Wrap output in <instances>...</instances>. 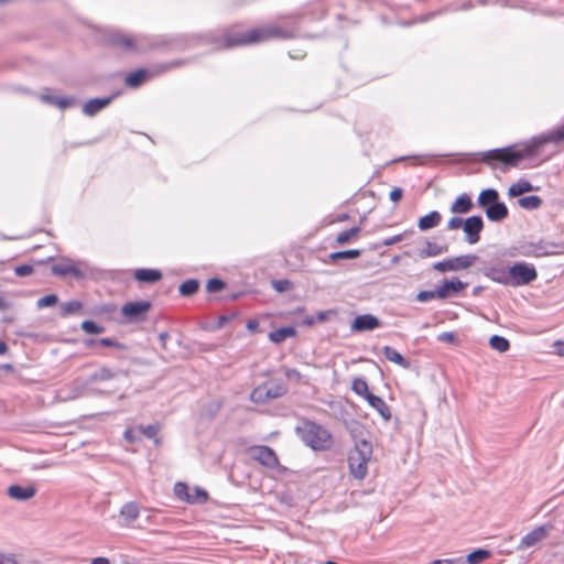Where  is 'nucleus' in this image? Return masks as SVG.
<instances>
[{"mask_svg": "<svg viewBox=\"0 0 564 564\" xmlns=\"http://www.w3.org/2000/svg\"><path fill=\"white\" fill-rule=\"evenodd\" d=\"M296 435L310 448L316 452H327L334 446L333 434L323 425L302 419L295 429Z\"/></svg>", "mask_w": 564, "mask_h": 564, "instance_id": "obj_1", "label": "nucleus"}, {"mask_svg": "<svg viewBox=\"0 0 564 564\" xmlns=\"http://www.w3.org/2000/svg\"><path fill=\"white\" fill-rule=\"evenodd\" d=\"M372 453V444L369 441L360 440L356 442L348 455L349 473L354 478L361 480L367 476Z\"/></svg>", "mask_w": 564, "mask_h": 564, "instance_id": "obj_2", "label": "nucleus"}, {"mask_svg": "<svg viewBox=\"0 0 564 564\" xmlns=\"http://www.w3.org/2000/svg\"><path fill=\"white\" fill-rule=\"evenodd\" d=\"M209 43L217 51L249 46V31L248 29H241L238 24H234L224 29L219 35L212 36Z\"/></svg>", "mask_w": 564, "mask_h": 564, "instance_id": "obj_3", "label": "nucleus"}, {"mask_svg": "<svg viewBox=\"0 0 564 564\" xmlns=\"http://www.w3.org/2000/svg\"><path fill=\"white\" fill-rule=\"evenodd\" d=\"M249 46L273 40H289L294 36L293 31L282 28L276 23H268L248 29Z\"/></svg>", "mask_w": 564, "mask_h": 564, "instance_id": "obj_4", "label": "nucleus"}, {"mask_svg": "<svg viewBox=\"0 0 564 564\" xmlns=\"http://www.w3.org/2000/svg\"><path fill=\"white\" fill-rule=\"evenodd\" d=\"M524 158L523 152L517 151L511 147L494 149L481 153L480 160L491 166L492 169L498 166V163L505 166H517L519 162Z\"/></svg>", "mask_w": 564, "mask_h": 564, "instance_id": "obj_5", "label": "nucleus"}, {"mask_svg": "<svg viewBox=\"0 0 564 564\" xmlns=\"http://www.w3.org/2000/svg\"><path fill=\"white\" fill-rule=\"evenodd\" d=\"M538 276L536 270L527 263H516L509 268L506 275L492 278L494 280L503 284H511L514 286L524 285L534 281Z\"/></svg>", "mask_w": 564, "mask_h": 564, "instance_id": "obj_6", "label": "nucleus"}, {"mask_svg": "<svg viewBox=\"0 0 564 564\" xmlns=\"http://www.w3.org/2000/svg\"><path fill=\"white\" fill-rule=\"evenodd\" d=\"M476 254H463L455 258H449L443 261L435 262L433 269L438 272L459 271L468 269L477 261Z\"/></svg>", "mask_w": 564, "mask_h": 564, "instance_id": "obj_7", "label": "nucleus"}, {"mask_svg": "<svg viewBox=\"0 0 564 564\" xmlns=\"http://www.w3.org/2000/svg\"><path fill=\"white\" fill-rule=\"evenodd\" d=\"M247 454L249 455L250 458L268 468H275L280 464L275 452L269 446H250L249 448H247Z\"/></svg>", "mask_w": 564, "mask_h": 564, "instance_id": "obj_8", "label": "nucleus"}, {"mask_svg": "<svg viewBox=\"0 0 564 564\" xmlns=\"http://www.w3.org/2000/svg\"><path fill=\"white\" fill-rule=\"evenodd\" d=\"M286 392L282 384L263 383L253 389L251 399L254 402H265L272 399L280 398Z\"/></svg>", "mask_w": 564, "mask_h": 564, "instance_id": "obj_9", "label": "nucleus"}, {"mask_svg": "<svg viewBox=\"0 0 564 564\" xmlns=\"http://www.w3.org/2000/svg\"><path fill=\"white\" fill-rule=\"evenodd\" d=\"M150 307L148 301L128 302L122 305L121 313L129 322H137L144 317Z\"/></svg>", "mask_w": 564, "mask_h": 564, "instance_id": "obj_10", "label": "nucleus"}, {"mask_svg": "<svg viewBox=\"0 0 564 564\" xmlns=\"http://www.w3.org/2000/svg\"><path fill=\"white\" fill-rule=\"evenodd\" d=\"M463 229L467 236V241L470 245H475L480 240V232L484 229V220L480 216L468 217L464 221Z\"/></svg>", "mask_w": 564, "mask_h": 564, "instance_id": "obj_11", "label": "nucleus"}, {"mask_svg": "<svg viewBox=\"0 0 564 564\" xmlns=\"http://www.w3.org/2000/svg\"><path fill=\"white\" fill-rule=\"evenodd\" d=\"M551 525H540L531 530L520 541V546L528 549L536 545L541 541L545 540L549 535Z\"/></svg>", "mask_w": 564, "mask_h": 564, "instance_id": "obj_12", "label": "nucleus"}, {"mask_svg": "<svg viewBox=\"0 0 564 564\" xmlns=\"http://www.w3.org/2000/svg\"><path fill=\"white\" fill-rule=\"evenodd\" d=\"M467 285H468L467 283L460 281L457 278H454L452 280H446L441 285H438L436 288L437 293H438V299L445 300L449 296H453V295L462 292L463 290H465L467 288Z\"/></svg>", "mask_w": 564, "mask_h": 564, "instance_id": "obj_13", "label": "nucleus"}, {"mask_svg": "<svg viewBox=\"0 0 564 564\" xmlns=\"http://www.w3.org/2000/svg\"><path fill=\"white\" fill-rule=\"evenodd\" d=\"M52 272L58 276L82 278L83 272L72 260H61L52 265Z\"/></svg>", "mask_w": 564, "mask_h": 564, "instance_id": "obj_14", "label": "nucleus"}, {"mask_svg": "<svg viewBox=\"0 0 564 564\" xmlns=\"http://www.w3.org/2000/svg\"><path fill=\"white\" fill-rule=\"evenodd\" d=\"M380 326V321L371 315V314H364L357 316L352 324H351V330L354 332H367L372 330Z\"/></svg>", "mask_w": 564, "mask_h": 564, "instance_id": "obj_15", "label": "nucleus"}, {"mask_svg": "<svg viewBox=\"0 0 564 564\" xmlns=\"http://www.w3.org/2000/svg\"><path fill=\"white\" fill-rule=\"evenodd\" d=\"M112 46L123 52H132L137 50V41L133 36L127 34H115L109 39Z\"/></svg>", "mask_w": 564, "mask_h": 564, "instance_id": "obj_16", "label": "nucleus"}, {"mask_svg": "<svg viewBox=\"0 0 564 564\" xmlns=\"http://www.w3.org/2000/svg\"><path fill=\"white\" fill-rule=\"evenodd\" d=\"M36 494L34 486L22 487L19 485H12L8 488V495L14 500H29Z\"/></svg>", "mask_w": 564, "mask_h": 564, "instance_id": "obj_17", "label": "nucleus"}, {"mask_svg": "<svg viewBox=\"0 0 564 564\" xmlns=\"http://www.w3.org/2000/svg\"><path fill=\"white\" fill-rule=\"evenodd\" d=\"M474 207L471 197L464 193L459 195L451 205V213L453 214H467Z\"/></svg>", "mask_w": 564, "mask_h": 564, "instance_id": "obj_18", "label": "nucleus"}, {"mask_svg": "<svg viewBox=\"0 0 564 564\" xmlns=\"http://www.w3.org/2000/svg\"><path fill=\"white\" fill-rule=\"evenodd\" d=\"M487 218L491 221H501L508 217V208L503 202L498 200L485 212Z\"/></svg>", "mask_w": 564, "mask_h": 564, "instance_id": "obj_19", "label": "nucleus"}, {"mask_svg": "<svg viewBox=\"0 0 564 564\" xmlns=\"http://www.w3.org/2000/svg\"><path fill=\"white\" fill-rule=\"evenodd\" d=\"M133 275L137 281L142 283H155L162 279V272L158 269H138Z\"/></svg>", "mask_w": 564, "mask_h": 564, "instance_id": "obj_20", "label": "nucleus"}, {"mask_svg": "<svg viewBox=\"0 0 564 564\" xmlns=\"http://www.w3.org/2000/svg\"><path fill=\"white\" fill-rule=\"evenodd\" d=\"M366 400L386 421L391 419L390 408L382 398L371 393Z\"/></svg>", "mask_w": 564, "mask_h": 564, "instance_id": "obj_21", "label": "nucleus"}, {"mask_svg": "<svg viewBox=\"0 0 564 564\" xmlns=\"http://www.w3.org/2000/svg\"><path fill=\"white\" fill-rule=\"evenodd\" d=\"M499 200V193L495 188H487L479 193L477 203L485 212Z\"/></svg>", "mask_w": 564, "mask_h": 564, "instance_id": "obj_22", "label": "nucleus"}, {"mask_svg": "<svg viewBox=\"0 0 564 564\" xmlns=\"http://www.w3.org/2000/svg\"><path fill=\"white\" fill-rule=\"evenodd\" d=\"M111 101V98H95L88 100L83 108V111L87 116H95L97 112L107 107Z\"/></svg>", "mask_w": 564, "mask_h": 564, "instance_id": "obj_23", "label": "nucleus"}, {"mask_svg": "<svg viewBox=\"0 0 564 564\" xmlns=\"http://www.w3.org/2000/svg\"><path fill=\"white\" fill-rule=\"evenodd\" d=\"M442 221V216L438 212L433 210L429 213L427 215L421 217L419 219L417 226L422 231L432 229L436 226H438Z\"/></svg>", "mask_w": 564, "mask_h": 564, "instance_id": "obj_24", "label": "nucleus"}, {"mask_svg": "<svg viewBox=\"0 0 564 564\" xmlns=\"http://www.w3.org/2000/svg\"><path fill=\"white\" fill-rule=\"evenodd\" d=\"M382 354L387 358V360L408 369L410 367V361L405 359L399 351L390 346H384L382 348Z\"/></svg>", "mask_w": 564, "mask_h": 564, "instance_id": "obj_25", "label": "nucleus"}, {"mask_svg": "<svg viewBox=\"0 0 564 564\" xmlns=\"http://www.w3.org/2000/svg\"><path fill=\"white\" fill-rule=\"evenodd\" d=\"M148 77H149V74H148L147 69L139 68V69L128 74L126 76L124 83L128 87L135 88V87H139L140 85H142L147 80Z\"/></svg>", "mask_w": 564, "mask_h": 564, "instance_id": "obj_26", "label": "nucleus"}, {"mask_svg": "<svg viewBox=\"0 0 564 564\" xmlns=\"http://www.w3.org/2000/svg\"><path fill=\"white\" fill-rule=\"evenodd\" d=\"M296 336V330L294 327H281L275 329L269 334V339L274 344H281L286 338H292Z\"/></svg>", "mask_w": 564, "mask_h": 564, "instance_id": "obj_27", "label": "nucleus"}, {"mask_svg": "<svg viewBox=\"0 0 564 564\" xmlns=\"http://www.w3.org/2000/svg\"><path fill=\"white\" fill-rule=\"evenodd\" d=\"M531 191L532 184L529 181L521 180L511 184V186L508 189V195L510 197H518Z\"/></svg>", "mask_w": 564, "mask_h": 564, "instance_id": "obj_28", "label": "nucleus"}, {"mask_svg": "<svg viewBox=\"0 0 564 564\" xmlns=\"http://www.w3.org/2000/svg\"><path fill=\"white\" fill-rule=\"evenodd\" d=\"M351 390L359 397L367 399L371 394L368 383L362 378H355L351 382Z\"/></svg>", "mask_w": 564, "mask_h": 564, "instance_id": "obj_29", "label": "nucleus"}, {"mask_svg": "<svg viewBox=\"0 0 564 564\" xmlns=\"http://www.w3.org/2000/svg\"><path fill=\"white\" fill-rule=\"evenodd\" d=\"M518 205L523 209H538L542 205V199L536 195H530L519 198Z\"/></svg>", "mask_w": 564, "mask_h": 564, "instance_id": "obj_30", "label": "nucleus"}, {"mask_svg": "<svg viewBox=\"0 0 564 564\" xmlns=\"http://www.w3.org/2000/svg\"><path fill=\"white\" fill-rule=\"evenodd\" d=\"M42 99L51 105H54L61 109L68 108L74 104V99L69 97H58V96H51L45 95L42 96Z\"/></svg>", "mask_w": 564, "mask_h": 564, "instance_id": "obj_31", "label": "nucleus"}, {"mask_svg": "<svg viewBox=\"0 0 564 564\" xmlns=\"http://www.w3.org/2000/svg\"><path fill=\"white\" fill-rule=\"evenodd\" d=\"M120 514L127 522H132L139 517V508L133 502L127 503L121 508Z\"/></svg>", "mask_w": 564, "mask_h": 564, "instance_id": "obj_32", "label": "nucleus"}, {"mask_svg": "<svg viewBox=\"0 0 564 564\" xmlns=\"http://www.w3.org/2000/svg\"><path fill=\"white\" fill-rule=\"evenodd\" d=\"M359 234H360L359 227H352L348 230H344L337 235L336 242L338 245H345V243L349 242L350 240L356 239L359 236Z\"/></svg>", "mask_w": 564, "mask_h": 564, "instance_id": "obj_33", "label": "nucleus"}, {"mask_svg": "<svg viewBox=\"0 0 564 564\" xmlns=\"http://www.w3.org/2000/svg\"><path fill=\"white\" fill-rule=\"evenodd\" d=\"M83 308V303L79 302V301H69V302H66V303H63L61 305V315L62 316H68V315H72V314H76V313H79Z\"/></svg>", "mask_w": 564, "mask_h": 564, "instance_id": "obj_34", "label": "nucleus"}, {"mask_svg": "<svg viewBox=\"0 0 564 564\" xmlns=\"http://www.w3.org/2000/svg\"><path fill=\"white\" fill-rule=\"evenodd\" d=\"M564 141V124L551 130L542 137V142L558 143Z\"/></svg>", "mask_w": 564, "mask_h": 564, "instance_id": "obj_35", "label": "nucleus"}, {"mask_svg": "<svg viewBox=\"0 0 564 564\" xmlns=\"http://www.w3.org/2000/svg\"><path fill=\"white\" fill-rule=\"evenodd\" d=\"M176 498L187 502H195V500L188 494V487L184 482H176L173 488Z\"/></svg>", "mask_w": 564, "mask_h": 564, "instance_id": "obj_36", "label": "nucleus"}, {"mask_svg": "<svg viewBox=\"0 0 564 564\" xmlns=\"http://www.w3.org/2000/svg\"><path fill=\"white\" fill-rule=\"evenodd\" d=\"M489 345L492 349H495L499 352H505L510 347L508 339H506L505 337L498 336V335H494L490 337Z\"/></svg>", "mask_w": 564, "mask_h": 564, "instance_id": "obj_37", "label": "nucleus"}, {"mask_svg": "<svg viewBox=\"0 0 564 564\" xmlns=\"http://www.w3.org/2000/svg\"><path fill=\"white\" fill-rule=\"evenodd\" d=\"M447 251V247H440L437 246L436 243H433V242H430L427 241L426 242V247L421 251V257L422 258H425V257H435V256H438L443 252Z\"/></svg>", "mask_w": 564, "mask_h": 564, "instance_id": "obj_38", "label": "nucleus"}, {"mask_svg": "<svg viewBox=\"0 0 564 564\" xmlns=\"http://www.w3.org/2000/svg\"><path fill=\"white\" fill-rule=\"evenodd\" d=\"M199 288V284L196 280H186L184 281L180 288H178V291L182 295L184 296H189V295H193L194 293L197 292Z\"/></svg>", "mask_w": 564, "mask_h": 564, "instance_id": "obj_39", "label": "nucleus"}, {"mask_svg": "<svg viewBox=\"0 0 564 564\" xmlns=\"http://www.w3.org/2000/svg\"><path fill=\"white\" fill-rule=\"evenodd\" d=\"M490 556V552L486 550H476L468 554L467 563L468 564H479L484 560Z\"/></svg>", "mask_w": 564, "mask_h": 564, "instance_id": "obj_40", "label": "nucleus"}, {"mask_svg": "<svg viewBox=\"0 0 564 564\" xmlns=\"http://www.w3.org/2000/svg\"><path fill=\"white\" fill-rule=\"evenodd\" d=\"M360 250L351 249L346 251L333 252L329 257L334 261L339 259H356L360 256Z\"/></svg>", "mask_w": 564, "mask_h": 564, "instance_id": "obj_41", "label": "nucleus"}, {"mask_svg": "<svg viewBox=\"0 0 564 564\" xmlns=\"http://www.w3.org/2000/svg\"><path fill=\"white\" fill-rule=\"evenodd\" d=\"M80 328L86 333V334H101L104 333L105 328L102 326H99L97 325L95 322L93 321H84L82 324H80Z\"/></svg>", "mask_w": 564, "mask_h": 564, "instance_id": "obj_42", "label": "nucleus"}, {"mask_svg": "<svg viewBox=\"0 0 564 564\" xmlns=\"http://www.w3.org/2000/svg\"><path fill=\"white\" fill-rule=\"evenodd\" d=\"M273 289L279 292H285L293 288V283L288 279L274 280L272 281Z\"/></svg>", "mask_w": 564, "mask_h": 564, "instance_id": "obj_43", "label": "nucleus"}, {"mask_svg": "<svg viewBox=\"0 0 564 564\" xmlns=\"http://www.w3.org/2000/svg\"><path fill=\"white\" fill-rule=\"evenodd\" d=\"M224 288H225V283L219 279H210L206 284V289L210 293L219 292Z\"/></svg>", "mask_w": 564, "mask_h": 564, "instance_id": "obj_44", "label": "nucleus"}, {"mask_svg": "<svg viewBox=\"0 0 564 564\" xmlns=\"http://www.w3.org/2000/svg\"><path fill=\"white\" fill-rule=\"evenodd\" d=\"M56 303H57V296L55 294H48V295L41 297L37 301V307L42 308V307H46V306H52Z\"/></svg>", "mask_w": 564, "mask_h": 564, "instance_id": "obj_45", "label": "nucleus"}, {"mask_svg": "<svg viewBox=\"0 0 564 564\" xmlns=\"http://www.w3.org/2000/svg\"><path fill=\"white\" fill-rule=\"evenodd\" d=\"M416 299L420 302H427V301L433 300V299H438V293H437V290H435V291H421L416 295Z\"/></svg>", "mask_w": 564, "mask_h": 564, "instance_id": "obj_46", "label": "nucleus"}, {"mask_svg": "<svg viewBox=\"0 0 564 564\" xmlns=\"http://www.w3.org/2000/svg\"><path fill=\"white\" fill-rule=\"evenodd\" d=\"M437 339L440 341L447 343V344H456L457 343V337H456L455 333H453V332L442 333L437 336Z\"/></svg>", "mask_w": 564, "mask_h": 564, "instance_id": "obj_47", "label": "nucleus"}, {"mask_svg": "<svg viewBox=\"0 0 564 564\" xmlns=\"http://www.w3.org/2000/svg\"><path fill=\"white\" fill-rule=\"evenodd\" d=\"M139 430L148 438H154L158 434V426L155 425L140 426Z\"/></svg>", "mask_w": 564, "mask_h": 564, "instance_id": "obj_48", "label": "nucleus"}, {"mask_svg": "<svg viewBox=\"0 0 564 564\" xmlns=\"http://www.w3.org/2000/svg\"><path fill=\"white\" fill-rule=\"evenodd\" d=\"M14 272L19 276H26V275L32 274L33 268L31 265H28V264H22V265L17 267L14 269Z\"/></svg>", "mask_w": 564, "mask_h": 564, "instance_id": "obj_49", "label": "nucleus"}, {"mask_svg": "<svg viewBox=\"0 0 564 564\" xmlns=\"http://www.w3.org/2000/svg\"><path fill=\"white\" fill-rule=\"evenodd\" d=\"M464 221H465V219H463V218H459V217H453V218H451V219L448 220V223H447V228H448L449 230L458 229V228H460V227H463V226H464Z\"/></svg>", "mask_w": 564, "mask_h": 564, "instance_id": "obj_50", "label": "nucleus"}, {"mask_svg": "<svg viewBox=\"0 0 564 564\" xmlns=\"http://www.w3.org/2000/svg\"><path fill=\"white\" fill-rule=\"evenodd\" d=\"M98 344L105 347H115V348H123V345L119 341H116L111 338H100L98 339Z\"/></svg>", "mask_w": 564, "mask_h": 564, "instance_id": "obj_51", "label": "nucleus"}, {"mask_svg": "<svg viewBox=\"0 0 564 564\" xmlns=\"http://www.w3.org/2000/svg\"><path fill=\"white\" fill-rule=\"evenodd\" d=\"M403 191L399 187H394L391 189L389 197L392 202L399 203L402 199Z\"/></svg>", "mask_w": 564, "mask_h": 564, "instance_id": "obj_52", "label": "nucleus"}, {"mask_svg": "<svg viewBox=\"0 0 564 564\" xmlns=\"http://www.w3.org/2000/svg\"><path fill=\"white\" fill-rule=\"evenodd\" d=\"M0 564H18L13 554L0 553Z\"/></svg>", "mask_w": 564, "mask_h": 564, "instance_id": "obj_53", "label": "nucleus"}, {"mask_svg": "<svg viewBox=\"0 0 564 564\" xmlns=\"http://www.w3.org/2000/svg\"><path fill=\"white\" fill-rule=\"evenodd\" d=\"M96 377H98L102 380H107V379L113 378V373L108 368H101L100 371L96 375Z\"/></svg>", "mask_w": 564, "mask_h": 564, "instance_id": "obj_54", "label": "nucleus"}, {"mask_svg": "<svg viewBox=\"0 0 564 564\" xmlns=\"http://www.w3.org/2000/svg\"><path fill=\"white\" fill-rule=\"evenodd\" d=\"M207 498H208V494H207L205 490H203V489H196V499H194V500H195V502H196V501H202V502H204V501H206V500H207Z\"/></svg>", "mask_w": 564, "mask_h": 564, "instance_id": "obj_55", "label": "nucleus"}, {"mask_svg": "<svg viewBox=\"0 0 564 564\" xmlns=\"http://www.w3.org/2000/svg\"><path fill=\"white\" fill-rule=\"evenodd\" d=\"M259 327V323L257 319H249L247 322V328L251 332H256Z\"/></svg>", "mask_w": 564, "mask_h": 564, "instance_id": "obj_56", "label": "nucleus"}, {"mask_svg": "<svg viewBox=\"0 0 564 564\" xmlns=\"http://www.w3.org/2000/svg\"><path fill=\"white\" fill-rule=\"evenodd\" d=\"M91 564H110V562L106 557H96L91 561Z\"/></svg>", "mask_w": 564, "mask_h": 564, "instance_id": "obj_57", "label": "nucleus"}, {"mask_svg": "<svg viewBox=\"0 0 564 564\" xmlns=\"http://www.w3.org/2000/svg\"><path fill=\"white\" fill-rule=\"evenodd\" d=\"M431 564H455V561L454 560H449V558H446V560H435Z\"/></svg>", "mask_w": 564, "mask_h": 564, "instance_id": "obj_58", "label": "nucleus"}, {"mask_svg": "<svg viewBox=\"0 0 564 564\" xmlns=\"http://www.w3.org/2000/svg\"><path fill=\"white\" fill-rule=\"evenodd\" d=\"M327 318V312H319L315 317L316 322H324Z\"/></svg>", "mask_w": 564, "mask_h": 564, "instance_id": "obj_59", "label": "nucleus"}, {"mask_svg": "<svg viewBox=\"0 0 564 564\" xmlns=\"http://www.w3.org/2000/svg\"><path fill=\"white\" fill-rule=\"evenodd\" d=\"M316 323L315 317L311 316L304 319L303 324L306 326H312Z\"/></svg>", "mask_w": 564, "mask_h": 564, "instance_id": "obj_60", "label": "nucleus"}, {"mask_svg": "<svg viewBox=\"0 0 564 564\" xmlns=\"http://www.w3.org/2000/svg\"><path fill=\"white\" fill-rule=\"evenodd\" d=\"M8 351V345L6 341L0 340V355H4Z\"/></svg>", "mask_w": 564, "mask_h": 564, "instance_id": "obj_61", "label": "nucleus"}, {"mask_svg": "<svg viewBox=\"0 0 564 564\" xmlns=\"http://www.w3.org/2000/svg\"><path fill=\"white\" fill-rule=\"evenodd\" d=\"M97 344H98V339H88V340H86V343H85V345H86L87 347H93V346H95V345H97Z\"/></svg>", "mask_w": 564, "mask_h": 564, "instance_id": "obj_62", "label": "nucleus"}, {"mask_svg": "<svg viewBox=\"0 0 564 564\" xmlns=\"http://www.w3.org/2000/svg\"><path fill=\"white\" fill-rule=\"evenodd\" d=\"M289 377H292L294 376V378L296 379H300L301 378V373L296 370H292L291 372L288 373Z\"/></svg>", "mask_w": 564, "mask_h": 564, "instance_id": "obj_63", "label": "nucleus"}, {"mask_svg": "<svg viewBox=\"0 0 564 564\" xmlns=\"http://www.w3.org/2000/svg\"><path fill=\"white\" fill-rule=\"evenodd\" d=\"M2 368H3L4 370H8V371L12 370V366H11V365H8V364H7V365H3V366H2Z\"/></svg>", "mask_w": 564, "mask_h": 564, "instance_id": "obj_64", "label": "nucleus"}]
</instances>
